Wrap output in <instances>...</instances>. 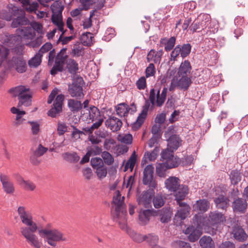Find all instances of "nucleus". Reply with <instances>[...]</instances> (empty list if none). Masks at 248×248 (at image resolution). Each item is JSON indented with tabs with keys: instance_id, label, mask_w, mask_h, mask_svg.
Returning a JSON list of instances; mask_svg holds the SVG:
<instances>
[{
	"instance_id": "nucleus-59",
	"label": "nucleus",
	"mask_w": 248,
	"mask_h": 248,
	"mask_svg": "<svg viewBox=\"0 0 248 248\" xmlns=\"http://www.w3.org/2000/svg\"><path fill=\"white\" fill-rule=\"evenodd\" d=\"M155 73V70L154 64L153 63H150L145 70L146 77L148 78L151 76H153Z\"/></svg>"
},
{
	"instance_id": "nucleus-22",
	"label": "nucleus",
	"mask_w": 248,
	"mask_h": 248,
	"mask_svg": "<svg viewBox=\"0 0 248 248\" xmlns=\"http://www.w3.org/2000/svg\"><path fill=\"white\" fill-rule=\"evenodd\" d=\"M214 202L216 207L218 209L226 211L229 206L230 200L229 198L222 195H220L217 197L215 198Z\"/></svg>"
},
{
	"instance_id": "nucleus-29",
	"label": "nucleus",
	"mask_w": 248,
	"mask_h": 248,
	"mask_svg": "<svg viewBox=\"0 0 248 248\" xmlns=\"http://www.w3.org/2000/svg\"><path fill=\"white\" fill-rule=\"evenodd\" d=\"M210 207L209 202L206 199L199 200L193 205L195 210L204 213L207 211Z\"/></svg>"
},
{
	"instance_id": "nucleus-23",
	"label": "nucleus",
	"mask_w": 248,
	"mask_h": 248,
	"mask_svg": "<svg viewBox=\"0 0 248 248\" xmlns=\"http://www.w3.org/2000/svg\"><path fill=\"white\" fill-rule=\"evenodd\" d=\"M190 209L187 206L186 208H181L178 210L173 218V221L176 225H180L182 221L184 220L189 214Z\"/></svg>"
},
{
	"instance_id": "nucleus-57",
	"label": "nucleus",
	"mask_w": 248,
	"mask_h": 248,
	"mask_svg": "<svg viewBox=\"0 0 248 248\" xmlns=\"http://www.w3.org/2000/svg\"><path fill=\"white\" fill-rule=\"evenodd\" d=\"M166 118V114L164 112H163L156 115L155 119V124L161 125L164 123Z\"/></svg>"
},
{
	"instance_id": "nucleus-30",
	"label": "nucleus",
	"mask_w": 248,
	"mask_h": 248,
	"mask_svg": "<svg viewBox=\"0 0 248 248\" xmlns=\"http://www.w3.org/2000/svg\"><path fill=\"white\" fill-rule=\"evenodd\" d=\"M67 106L70 110L73 113L79 111L82 108L81 101L74 99L68 100Z\"/></svg>"
},
{
	"instance_id": "nucleus-46",
	"label": "nucleus",
	"mask_w": 248,
	"mask_h": 248,
	"mask_svg": "<svg viewBox=\"0 0 248 248\" xmlns=\"http://www.w3.org/2000/svg\"><path fill=\"white\" fill-rule=\"evenodd\" d=\"M145 119V117L139 114L136 121L131 124L132 129L133 131L138 130L141 127Z\"/></svg>"
},
{
	"instance_id": "nucleus-6",
	"label": "nucleus",
	"mask_w": 248,
	"mask_h": 248,
	"mask_svg": "<svg viewBox=\"0 0 248 248\" xmlns=\"http://www.w3.org/2000/svg\"><path fill=\"white\" fill-rule=\"evenodd\" d=\"M85 84L84 81L80 76L74 77L72 83L68 85V92L71 96L77 99L83 98L84 94L83 92V86Z\"/></svg>"
},
{
	"instance_id": "nucleus-2",
	"label": "nucleus",
	"mask_w": 248,
	"mask_h": 248,
	"mask_svg": "<svg viewBox=\"0 0 248 248\" xmlns=\"http://www.w3.org/2000/svg\"><path fill=\"white\" fill-rule=\"evenodd\" d=\"M37 230L39 234L53 248L57 246L58 242L67 240L63 232L58 229L52 228L51 224H46L44 229H38Z\"/></svg>"
},
{
	"instance_id": "nucleus-61",
	"label": "nucleus",
	"mask_w": 248,
	"mask_h": 248,
	"mask_svg": "<svg viewBox=\"0 0 248 248\" xmlns=\"http://www.w3.org/2000/svg\"><path fill=\"white\" fill-rule=\"evenodd\" d=\"M63 71V66L58 64L55 63L50 70V74L52 76L56 75L58 72H62Z\"/></svg>"
},
{
	"instance_id": "nucleus-58",
	"label": "nucleus",
	"mask_w": 248,
	"mask_h": 248,
	"mask_svg": "<svg viewBox=\"0 0 248 248\" xmlns=\"http://www.w3.org/2000/svg\"><path fill=\"white\" fill-rule=\"evenodd\" d=\"M87 150L91 152L92 155H99L101 153H102V149L101 147L97 145L88 147L87 148Z\"/></svg>"
},
{
	"instance_id": "nucleus-41",
	"label": "nucleus",
	"mask_w": 248,
	"mask_h": 248,
	"mask_svg": "<svg viewBox=\"0 0 248 248\" xmlns=\"http://www.w3.org/2000/svg\"><path fill=\"white\" fill-rule=\"evenodd\" d=\"M42 55L40 53H36L33 57L28 61V64L31 67H37L41 62Z\"/></svg>"
},
{
	"instance_id": "nucleus-60",
	"label": "nucleus",
	"mask_w": 248,
	"mask_h": 248,
	"mask_svg": "<svg viewBox=\"0 0 248 248\" xmlns=\"http://www.w3.org/2000/svg\"><path fill=\"white\" fill-rule=\"evenodd\" d=\"M96 173L99 178L101 179L105 177L107 174V170L106 167L103 166L99 168L96 169Z\"/></svg>"
},
{
	"instance_id": "nucleus-35",
	"label": "nucleus",
	"mask_w": 248,
	"mask_h": 248,
	"mask_svg": "<svg viewBox=\"0 0 248 248\" xmlns=\"http://www.w3.org/2000/svg\"><path fill=\"white\" fill-rule=\"evenodd\" d=\"M65 64L68 71L71 74H76L79 69L78 62L73 59H68Z\"/></svg>"
},
{
	"instance_id": "nucleus-1",
	"label": "nucleus",
	"mask_w": 248,
	"mask_h": 248,
	"mask_svg": "<svg viewBox=\"0 0 248 248\" xmlns=\"http://www.w3.org/2000/svg\"><path fill=\"white\" fill-rule=\"evenodd\" d=\"M154 167L153 165H148L143 171L142 179L143 184L148 185L149 189L144 191L137 198V201L139 205H142L145 208L151 206V202L155 195L154 189L156 186V183L153 179Z\"/></svg>"
},
{
	"instance_id": "nucleus-15",
	"label": "nucleus",
	"mask_w": 248,
	"mask_h": 248,
	"mask_svg": "<svg viewBox=\"0 0 248 248\" xmlns=\"http://www.w3.org/2000/svg\"><path fill=\"white\" fill-rule=\"evenodd\" d=\"M248 207V203L245 199L237 198L232 203L233 211L235 213L244 214Z\"/></svg>"
},
{
	"instance_id": "nucleus-11",
	"label": "nucleus",
	"mask_w": 248,
	"mask_h": 248,
	"mask_svg": "<svg viewBox=\"0 0 248 248\" xmlns=\"http://www.w3.org/2000/svg\"><path fill=\"white\" fill-rule=\"evenodd\" d=\"M64 100V95L58 94L51 108L47 111V115L52 118H56L62 111V106Z\"/></svg>"
},
{
	"instance_id": "nucleus-28",
	"label": "nucleus",
	"mask_w": 248,
	"mask_h": 248,
	"mask_svg": "<svg viewBox=\"0 0 248 248\" xmlns=\"http://www.w3.org/2000/svg\"><path fill=\"white\" fill-rule=\"evenodd\" d=\"M66 47L62 48L56 56L55 63H58L63 66L68 59V55L66 53Z\"/></svg>"
},
{
	"instance_id": "nucleus-27",
	"label": "nucleus",
	"mask_w": 248,
	"mask_h": 248,
	"mask_svg": "<svg viewBox=\"0 0 248 248\" xmlns=\"http://www.w3.org/2000/svg\"><path fill=\"white\" fill-rule=\"evenodd\" d=\"M172 215V210L170 207H164L160 211V221L162 223H168L170 220Z\"/></svg>"
},
{
	"instance_id": "nucleus-20",
	"label": "nucleus",
	"mask_w": 248,
	"mask_h": 248,
	"mask_svg": "<svg viewBox=\"0 0 248 248\" xmlns=\"http://www.w3.org/2000/svg\"><path fill=\"white\" fill-rule=\"evenodd\" d=\"M20 36L18 34L16 35L4 34H2L0 36V39L3 43L7 45L12 46V45H17L20 42Z\"/></svg>"
},
{
	"instance_id": "nucleus-50",
	"label": "nucleus",
	"mask_w": 248,
	"mask_h": 248,
	"mask_svg": "<svg viewBox=\"0 0 248 248\" xmlns=\"http://www.w3.org/2000/svg\"><path fill=\"white\" fill-rule=\"evenodd\" d=\"M91 165L94 169L99 168L104 165L103 160L98 157L91 158Z\"/></svg>"
},
{
	"instance_id": "nucleus-21",
	"label": "nucleus",
	"mask_w": 248,
	"mask_h": 248,
	"mask_svg": "<svg viewBox=\"0 0 248 248\" xmlns=\"http://www.w3.org/2000/svg\"><path fill=\"white\" fill-rule=\"evenodd\" d=\"M20 36V39H32L35 36V32L31 27H27L16 30V33Z\"/></svg>"
},
{
	"instance_id": "nucleus-39",
	"label": "nucleus",
	"mask_w": 248,
	"mask_h": 248,
	"mask_svg": "<svg viewBox=\"0 0 248 248\" xmlns=\"http://www.w3.org/2000/svg\"><path fill=\"white\" fill-rule=\"evenodd\" d=\"M63 157L64 160L70 163H76L79 160V156L75 153L66 152L63 154Z\"/></svg>"
},
{
	"instance_id": "nucleus-45",
	"label": "nucleus",
	"mask_w": 248,
	"mask_h": 248,
	"mask_svg": "<svg viewBox=\"0 0 248 248\" xmlns=\"http://www.w3.org/2000/svg\"><path fill=\"white\" fill-rule=\"evenodd\" d=\"M21 221L23 224L28 226L27 227H22L21 228H26L30 230L33 227H37L36 224L32 221L31 216L29 215L21 219Z\"/></svg>"
},
{
	"instance_id": "nucleus-7",
	"label": "nucleus",
	"mask_w": 248,
	"mask_h": 248,
	"mask_svg": "<svg viewBox=\"0 0 248 248\" xmlns=\"http://www.w3.org/2000/svg\"><path fill=\"white\" fill-rule=\"evenodd\" d=\"M37 227H33L29 230L26 228H21V233L26 238V242L32 247L34 248H41L42 243L39 240L38 237L34 234L37 230Z\"/></svg>"
},
{
	"instance_id": "nucleus-31",
	"label": "nucleus",
	"mask_w": 248,
	"mask_h": 248,
	"mask_svg": "<svg viewBox=\"0 0 248 248\" xmlns=\"http://www.w3.org/2000/svg\"><path fill=\"white\" fill-rule=\"evenodd\" d=\"M115 110L118 115L121 117H125L127 115L130 108L127 104L122 103L115 107Z\"/></svg>"
},
{
	"instance_id": "nucleus-44",
	"label": "nucleus",
	"mask_w": 248,
	"mask_h": 248,
	"mask_svg": "<svg viewBox=\"0 0 248 248\" xmlns=\"http://www.w3.org/2000/svg\"><path fill=\"white\" fill-rule=\"evenodd\" d=\"M9 54V49L2 46H0V68H2V63L6 60Z\"/></svg>"
},
{
	"instance_id": "nucleus-25",
	"label": "nucleus",
	"mask_w": 248,
	"mask_h": 248,
	"mask_svg": "<svg viewBox=\"0 0 248 248\" xmlns=\"http://www.w3.org/2000/svg\"><path fill=\"white\" fill-rule=\"evenodd\" d=\"M182 140L179 135L174 134L170 136L168 140V146L170 149L176 150L181 145Z\"/></svg>"
},
{
	"instance_id": "nucleus-34",
	"label": "nucleus",
	"mask_w": 248,
	"mask_h": 248,
	"mask_svg": "<svg viewBox=\"0 0 248 248\" xmlns=\"http://www.w3.org/2000/svg\"><path fill=\"white\" fill-rule=\"evenodd\" d=\"M229 176L231 184L234 186L236 185L241 180L242 172L237 170H233L231 171Z\"/></svg>"
},
{
	"instance_id": "nucleus-43",
	"label": "nucleus",
	"mask_w": 248,
	"mask_h": 248,
	"mask_svg": "<svg viewBox=\"0 0 248 248\" xmlns=\"http://www.w3.org/2000/svg\"><path fill=\"white\" fill-rule=\"evenodd\" d=\"M173 157V151L167 149L163 150L161 153V159L163 161L165 160L164 163H169L170 159Z\"/></svg>"
},
{
	"instance_id": "nucleus-40",
	"label": "nucleus",
	"mask_w": 248,
	"mask_h": 248,
	"mask_svg": "<svg viewBox=\"0 0 248 248\" xmlns=\"http://www.w3.org/2000/svg\"><path fill=\"white\" fill-rule=\"evenodd\" d=\"M128 233L133 240L137 243H141L144 241L147 238L145 235H142L141 234L137 233L132 230L128 231Z\"/></svg>"
},
{
	"instance_id": "nucleus-42",
	"label": "nucleus",
	"mask_w": 248,
	"mask_h": 248,
	"mask_svg": "<svg viewBox=\"0 0 248 248\" xmlns=\"http://www.w3.org/2000/svg\"><path fill=\"white\" fill-rule=\"evenodd\" d=\"M100 116V112L99 109L94 106H91L89 110V119L92 121L97 119L98 117Z\"/></svg>"
},
{
	"instance_id": "nucleus-8",
	"label": "nucleus",
	"mask_w": 248,
	"mask_h": 248,
	"mask_svg": "<svg viewBox=\"0 0 248 248\" xmlns=\"http://www.w3.org/2000/svg\"><path fill=\"white\" fill-rule=\"evenodd\" d=\"M210 19L209 15L200 14L190 25V30L194 32L204 30L206 28V23L210 21Z\"/></svg>"
},
{
	"instance_id": "nucleus-12",
	"label": "nucleus",
	"mask_w": 248,
	"mask_h": 248,
	"mask_svg": "<svg viewBox=\"0 0 248 248\" xmlns=\"http://www.w3.org/2000/svg\"><path fill=\"white\" fill-rule=\"evenodd\" d=\"M206 218L204 220V226L212 227L216 225L221 224L225 220L224 215L218 211L211 212L209 215L208 221L206 222Z\"/></svg>"
},
{
	"instance_id": "nucleus-4",
	"label": "nucleus",
	"mask_w": 248,
	"mask_h": 248,
	"mask_svg": "<svg viewBox=\"0 0 248 248\" xmlns=\"http://www.w3.org/2000/svg\"><path fill=\"white\" fill-rule=\"evenodd\" d=\"M205 217L202 216L195 215L192 219V224L188 226L185 231V233L189 234L188 239L189 241L194 242L197 241L202 233V229L204 226Z\"/></svg>"
},
{
	"instance_id": "nucleus-63",
	"label": "nucleus",
	"mask_w": 248,
	"mask_h": 248,
	"mask_svg": "<svg viewBox=\"0 0 248 248\" xmlns=\"http://www.w3.org/2000/svg\"><path fill=\"white\" fill-rule=\"evenodd\" d=\"M67 128L66 124L64 123H58L57 131L59 135L62 136L67 131Z\"/></svg>"
},
{
	"instance_id": "nucleus-37",
	"label": "nucleus",
	"mask_w": 248,
	"mask_h": 248,
	"mask_svg": "<svg viewBox=\"0 0 248 248\" xmlns=\"http://www.w3.org/2000/svg\"><path fill=\"white\" fill-rule=\"evenodd\" d=\"M170 169L168 163H159L156 167V173L160 177H164L166 176V171Z\"/></svg>"
},
{
	"instance_id": "nucleus-13",
	"label": "nucleus",
	"mask_w": 248,
	"mask_h": 248,
	"mask_svg": "<svg viewBox=\"0 0 248 248\" xmlns=\"http://www.w3.org/2000/svg\"><path fill=\"white\" fill-rule=\"evenodd\" d=\"M166 188L170 192L182 191V186L186 185H180V180L175 176H170L165 182Z\"/></svg>"
},
{
	"instance_id": "nucleus-56",
	"label": "nucleus",
	"mask_w": 248,
	"mask_h": 248,
	"mask_svg": "<svg viewBox=\"0 0 248 248\" xmlns=\"http://www.w3.org/2000/svg\"><path fill=\"white\" fill-rule=\"evenodd\" d=\"M156 93H155V90L154 88H152L151 89L150 92L149 100L152 104L151 108H153L155 105H156Z\"/></svg>"
},
{
	"instance_id": "nucleus-19",
	"label": "nucleus",
	"mask_w": 248,
	"mask_h": 248,
	"mask_svg": "<svg viewBox=\"0 0 248 248\" xmlns=\"http://www.w3.org/2000/svg\"><path fill=\"white\" fill-rule=\"evenodd\" d=\"M174 77L176 78V81L178 85V88L184 91H186L192 83L191 78L188 76L176 75Z\"/></svg>"
},
{
	"instance_id": "nucleus-9",
	"label": "nucleus",
	"mask_w": 248,
	"mask_h": 248,
	"mask_svg": "<svg viewBox=\"0 0 248 248\" xmlns=\"http://www.w3.org/2000/svg\"><path fill=\"white\" fill-rule=\"evenodd\" d=\"M7 64L9 68L14 69L19 73H25L27 69L26 61L22 56H13Z\"/></svg>"
},
{
	"instance_id": "nucleus-26",
	"label": "nucleus",
	"mask_w": 248,
	"mask_h": 248,
	"mask_svg": "<svg viewBox=\"0 0 248 248\" xmlns=\"http://www.w3.org/2000/svg\"><path fill=\"white\" fill-rule=\"evenodd\" d=\"M192 67L190 62L188 60H185L181 63L176 75L178 76H188V74L190 73Z\"/></svg>"
},
{
	"instance_id": "nucleus-36",
	"label": "nucleus",
	"mask_w": 248,
	"mask_h": 248,
	"mask_svg": "<svg viewBox=\"0 0 248 248\" xmlns=\"http://www.w3.org/2000/svg\"><path fill=\"white\" fill-rule=\"evenodd\" d=\"M199 243L202 248H215L214 241L210 236H202L200 240Z\"/></svg>"
},
{
	"instance_id": "nucleus-62",
	"label": "nucleus",
	"mask_w": 248,
	"mask_h": 248,
	"mask_svg": "<svg viewBox=\"0 0 248 248\" xmlns=\"http://www.w3.org/2000/svg\"><path fill=\"white\" fill-rule=\"evenodd\" d=\"M52 47V45L50 43L47 42L43 45L39 49L38 53H40L43 55V53L47 52L51 50Z\"/></svg>"
},
{
	"instance_id": "nucleus-55",
	"label": "nucleus",
	"mask_w": 248,
	"mask_h": 248,
	"mask_svg": "<svg viewBox=\"0 0 248 248\" xmlns=\"http://www.w3.org/2000/svg\"><path fill=\"white\" fill-rule=\"evenodd\" d=\"M147 238L144 241H146L150 245H155L158 241V236L152 234H148V235H145Z\"/></svg>"
},
{
	"instance_id": "nucleus-32",
	"label": "nucleus",
	"mask_w": 248,
	"mask_h": 248,
	"mask_svg": "<svg viewBox=\"0 0 248 248\" xmlns=\"http://www.w3.org/2000/svg\"><path fill=\"white\" fill-rule=\"evenodd\" d=\"M176 37L172 36L168 40L166 38H161L160 43L165 46L164 49L166 51L169 52L172 50L175 44Z\"/></svg>"
},
{
	"instance_id": "nucleus-24",
	"label": "nucleus",
	"mask_w": 248,
	"mask_h": 248,
	"mask_svg": "<svg viewBox=\"0 0 248 248\" xmlns=\"http://www.w3.org/2000/svg\"><path fill=\"white\" fill-rule=\"evenodd\" d=\"M156 215V212L154 210L146 209L140 211L139 213V218L142 225H145L148 223L150 220V218L152 216Z\"/></svg>"
},
{
	"instance_id": "nucleus-53",
	"label": "nucleus",
	"mask_w": 248,
	"mask_h": 248,
	"mask_svg": "<svg viewBox=\"0 0 248 248\" xmlns=\"http://www.w3.org/2000/svg\"><path fill=\"white\" fill-rule=\"evenodd\" d=\"M181 162V159L176 156L170 159V161H169V163H168L169 167L170 169L174 168L177 167Z\"/></svg>"
},
{
	"instance_id": "nucleus-16",
	"label": "nucleus",
	"mask_w": 248,
	"mask_h": 248,
	"mask_svg": "<svg viewBox=\"0 0 248 248\" xmlns=\"http://www.w3.org/2000/svg\"><path fill=\"white\" fill-rule=\"evenodd\" d=\"M123 124L120 119L113 116H110L105 121L106 126L109 127L113 132H117L120 130Z\"/></svg>"
},
{
	"instance_id": "nucleus-14",
	"label": "nucleus",
	"mask_w": 248,
	"mask_h": 248,
	"mask_svg": "<svg viewBox=\"0 0 248 248\" xmlns=\"http://www.w3.org/2000/svg\"><path fill=\"white\" fill-rule=\"evenodd\" d=\"M0 181L1 183L3 191L9 194H13L15 191L14 184L9 176L4 173L0 174Z\"/></svg>"
},
{
	"instance_id": "nucleus-10",
	"label": "nucleus",
	"mask_w": 248,
	"mask_h": 248,
	"mask_svg": "<svg viewBox=\"0 0 248 248\" xmlns=\"http://www.w3.org/2000/svg\"><path fill=\"white\" fill-rule=\"evenodd\" d=\"M191 48V45L189 43L184 44L182 45H177L170 53V60L176 61V58L179 55L183 59L186 57L190 54Z\"/></svg>"
},
{
	"instance_id": "nucleus-33",
	"label": "nucleus",
	"mask_w": 248,
	"mask_h": 248,
	"mask_svg": "<svg viewBox=\"0 0 248 248\" xmlns=\"http://www.w3.org/2000/svg\"><path fill=\"white\" fill-rule=\"evenodd\" d=\"M168 92V89L167 87H164L160 94V90H158L156 93V105L157 107H161L164 104L167 97Z\"/></svg>"
},
{
	"instance_id": "nucleus-18",
	"label": "nucleus",
	"mask_w": 248,
	"mask_h": 248,
	"mask_svg": "<svg viewBox=\"0 0 248 248\" xmlns=\"http://www.w3.org/2000/svg\"><path fill=\"white\" fill-rule=\"evenodd\" d=\"M232 234L235 239L239 242H244L246 240L248 234L246 233L243 228L238 224H235L232 227Z\"/></svg>"
},
{
	"instance_id": "nucleus-38",
	"label": "nucleus",
	"mask_w": 248,
	"mask_h": 248,
	"mask_svg": "<svg viewBox=\"0 0 248 248\" xmlns=\"http://www.w3.org/2000/svg\"><path fill=\"white\" fill-rule=\"evenodd\" d=\"M166 198L161 194L158 193L154 196L153 202L155 208H159L164 205Z\"/></svg>"
},
{
	"instance_id": "nucleus-51",
	"label": "nucleus",
	"mask_w": 248,
	"mask_h": 248,
	"mask_svg": "<svg viewBox=\"0 0 248 248\" xmlns=\"http://www.w3.org/2000/svg\"><path fill=\"white\" fill-rule=\"evenodd\" d=\"M159 152V148L157 147H155L151 153H149V152H146L144 156L147 155L150 161H154L157 158Z\"/></svg>"
},
{
	"instance_id": "nucleus-54",
	"label": "nucleus",
	"mask_w": 248,
	"mask_h": 248,
	"mask_svg": "<svg viewBox=\"0 0 248 248\" xmlns=\"http://www.w3.org/2000/svg\"><path fill=\"white\" fill-rule=\"evenodd\" d=\"M151 132L153 136L161 137L162 132L161 129V125L156 124H154L152 127Z\"/></svg>"
},
{
	"instance_id": "nucleus-3",
	"label": "nucleus",
	"mask_w": 248,
	"mask_h": 248,
	"mask_svg": "<svg viewBox=\"0 0 248 248\" xmlns=\"http://www.w3.org/2000/svg\"><path fill=\"white\" fill-rule=\"evenodd\" d=\"M4 18L10 21L13 19L11 26L13 28H17L19 26L29 24V20L25 16V12L23 9L18 8L17 7L13 6L9 8L8 12L4 13Z\"/></svg>"
},
{
	"instance_id": "nucleus-52",
	"label": "nucleus",
	"mask_w": 248,
	"mask_h": 248,
	"mask_svg": "<svg viewBox=\"0 0 248 248\" xmlns=\"http://www.w3.org/2000/svg\"><path fill=\"white\" fill-rule=\"evenodd\" d=\"M137 88L140 90H144L147 87L146 80L144 77H140L136 83Z\"/></svg>"
},
{
	"instance_id": "nucleus-5",
	"label": "nucleus",
	"mask_w": 248,
	"mask_h": 248,
	"mask_svg": "<svg viewBox=\"0 0 248 248\" xmlns=\"http://www.w3.org/2000/svg\"><path fill=\"white\" fill-rule=\"evenodd\" d=\"M29 91V88H26L24 86H20L11 88L9 92L13 93L14 96H18L19 102L17 107H20L22 105L26 107L31 105L32 96L31 94L27 93Z\"/></svg>"
},
{
	"instance_id": "nucleus-47",
	"label": "nucleus",
	"mask_w": 248,
	"mask_h": 248,
	"mask_svg": "<svg viewBox=\"0 0 248 248\" xmlns=\"http://www.w3.org/2000/svg\"><path fill=\"white\" fill-rule=\"evenodd\" d=\"M136 155L134 152L126 163L124 166V171H126L129 168L131 170L133 169L136 163Z\"/></svg>"
},
{
	"instance_id": "nucleus-64",
	"label": "nucleus",
	"mask_w": 248,
	"mask_h": 248,
	"mask_svg": "<svg viewBox=\"0 0 248 248\" xmlns=\"http://www.w3.org/2000/svg\"><path fill=\"white\" fill-rule=\"evenodd\" d=\"M177 248H191L189 243L182 240H178L175 242Z\"/></svg>"
},
{
	"instance_id": "nucleus-17",
	"label": "nucleus",
	"mask_w": 248,
	"mask_h": 248,
	"mask_svg": "<svg viewBox=\"0 0 248 248\" xmlns=\"http://www.w3.org/2000/svg\"><path fill=\"white\" fill-rule=\"evenodd\" d=\"M188 188L187 186H182V191H179L176 193L175 195V200H176L177 204L181 207L182 208H186L187 206L188 209H190V206L185 202H182V201L185 199L186 195L188 194Z\"/></svg>"
},
{
	"instance_id": "nucleus-49",
	"label": "nucleus",
	"mask_w": 248,
	"mask_h": 248,
	"mask_svg": "<svg viewBox=\"0 0 248 248\" xmlns=\"http://www.w3.org/2000/svg\"><path fill=\"white\" fill-rule=\"evenodd\" d=\"M51 5V9L54 14H58L62 15V12L64 9L63 6H61L58 2L59 0H56Z\"/></svg>"
},
{
	"instance_id": "nucleus-48",
	"label": "nucleus",
	"mask_w": 248,
	"mask_h": 248,
	"mask_svg": "<svg viewBox=\"0 0 248 248\" xmlns=\"http://www.w3.org/2000/svg\"><path fill=\"white\" fill-rule=\"evenodd\" d=\"M104 163L108 165H110L113 164L114 162V158L112 155L107 151H104L102 152L101 155Z\"/></svg>"
}]
</instances>
